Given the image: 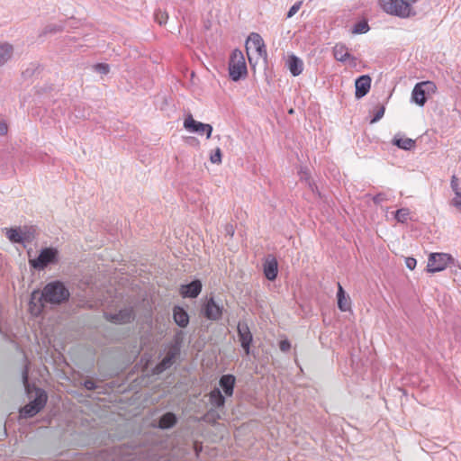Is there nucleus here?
<instances>
[{
    "label": "nucleus",
    "instance_id": "1",
    "mask_svg": "<svg viewBox=\"0 0 461 461\" xmlns=\"http://www.w3.org/2000/svg\"><path fill=\"white\" fill-rule=\"evenodd\" d=\"M70 297V293L61 281L48 283L41 292L34 290L31 294L30 309L34 314L41 312L44 303L61 304Z\"/></svg>",
    "mask_w": 461,
    "mask_h": 461
},
{
    "label": "nucleus",
    "instance_id": "2",
    "mask_svg": "<svg viewBox=\"0 0 461 461\" xmlns=\"http://www.w3.org/2000/svg\"><path fill=\"white\" fill-rule=\"evenodd\" d=\"M418 0H379L382 9L392 15L401 18H407L411 14L410 3H416Z\"/></svg>",
    "mask_w": 461,
    "mask_h": 461
},
{
    "label": "nucleus",
    "instance_id": "3",
    "mask_svg": "<svg viewBox=\"0 0 461 461\" xmlns=\"http://www.w3.org/2000/svg\"><path fill=\"white\" fill-rule=\"evenodd\" d=\"M59 262V250L53 247L41 249L37 258H29V265L35 270H43L50 264Z\"/></svg>",
    "mask_w": 461,
    "mask_h": 461
},
{
    "label": "nucleus",
    "instance_id": "4",
    "mask_svg": "<svg viewBox=\"0 0 461 461\" xmlns=\"http://www.w3.org/2000/svg\"><path fill=\"white\" fill-rule=\"evenodd\" d=\"M248 74L247 66L243 53L235 50L232 51L229 61V75L232 81H239Z\"/></svg>",
    "mask_w": 461,
    "mask_h": 461
},
{
    "label": "nucleus",
    "instance_id": "5",
    "mask_svg": "<svg viewBox=\"0 0 461 461\" xmlns=\"http://www.w3.org/2000/svg\"><path fill=\"white\" fill-rule=\"evenodd\" d=\"M452 258L447 253H431L428 259L427 270L430 273L440 272L444 270Z\"/></svg>",
    "mask_w": 461,
    "mask_h": 461
},
{
    "label": "nucleus",
    "instance_id": "6",
    "mask_svg": "<svg viewBox=\"0 0 461 461\" xmlns=\"http://www.w3.org/2000/svg\"><path fill=\"white\" fill-rule=\"evenodd\" d=\"M105 319L114 324H126L131 322L135 318V312L132 307H125L118 312L104 313Z\"/></svg>",
    "mask_w": 461,
    "mask_h": 461
},
{
    "label": "nucleus",
    "instance_id": "7",
    "mask_svg": "<svg viewBox=\"0 0 461 461\" xmlns=\"http://www.w3.org/2000/svg\"><path fill=\"white\" fill-rule=\"evenodd\" d=\"M223 306L214 301L213 297L206 300L202 308L204 317L210 321H219L222 316Z\"/></svg>",
    "mask_w": 461,
    "mask_h": 461
},
{
    "label": "nucleus",
    "instance_id": "8",
    "mask_svg": "<svg viewBox=\"0 0 461 461\" xmlns=\"http://www.w3.org/2000/svg\"><path fill=\"white\" fill-rule=\"evenodd\" d=\"M237 330L240 346L245 353L249 355L250 353V344L253 340L252 333L248 324L241 321L238 323Z\"/></svg>",
    "mask_w": 461,
    "mask_h": 461
},
{
    "label": "nucleus",
    "instance_id": "9",
    "mask_svg": "<svg viewBox=\"0 0 461 461\" xmlns=\"http://www.w3.org/2000/svg\"><path fill=\"white\" fill-rule=\"evenodd\" d=\"M246 48L248 51L250 49H254L259 57L264 59L267 58V50L264 41L262 37L257 32L250 33L246 42Z\"/></svg>",
    "mask_w": 461,
    "mask_h": 461
},
{
    "label": "nucleus",
    "instance_id": "10",
    "mask_svg": "<svg viewBox=\"0 0 461 461\" xmlns=\"http://www.w3.org/2000/svg\"><path fill=\"white\" fill-rule=\"evenodd\" d=\"M371 77L368 75H362L356 79L355 95L357 99L364 97L370 90Z\"/></svg>",
    "mask_w": 461,
    "mask_h": 461
},
{
    "label": "nucleus",
    "instance_id": "11",
    "mask_svg": "<svg viewBox=\"0 0 461 461\" xmlns=\"http://www.w3.org/2000/svg\"><path fill=\"white\" fill-rule=\"evenodd\" d=\"M202 291V283L199 280L192 281L190 284L183 285L180 287V294L184 298H196Z\"/></svg>",
    "mask_w": 461,
    "mask_h": 461
},
{
    "label": "nucleus",
    "instance_id": "12",
    "mask_svg": "<svg viewBox=\"0 0 461 461\" xmlns=\"http://www.w3.org/2000/svg\"><path fill=\"white\" fill-rule=\"evenodd\" d=\"M265 276L273 281L276 278L278 273V263L275 258H267L264 263Z\"/></svg>",
    "mask_w": 461,
    "mask_h": 461
},
{
    "label": "nucleus",
    "instance_id": "13",
    "mask_svg": "<svg viewBox=\"0 0 461 461\" xmlns=\"http://www.w3.org/2000/svg\"><path fill=\"white\" fill-rule=\"evenodd\" d=\"M286 65H287V68H288L290 73L294 77H297V76L301 75L303 70V60L294 54L288 56Z\"/></svg>",
    "mask_w": 461,
    "mask_h": 461
},
{
    "label": "nucleus",
    "instance_id": "14",
    "mask_svg": "<svg viewBox=\"0 0 461 461\" xmlns=\"http://www.w3.org/2000/svg\"><path fill=\"white\" fill-rule=\"evenodd\" d=\"M5 235L11 242L23 244V246H25V241L29 240L20 228L5 229Z\"/></svg>",
    "mask_w": 461,
    "mask_h": 461
},
{
    "label": "nucleus",
    "instance_id": "15",
    "mask_svg": "<svg viewBox=\"0 0 461 461\" xmlns=\"http://www.w3.org/2000/svg\"><path fill=\"white\" fill-rule=\"evenodd\" d=\"M206 123L195 121L191 114H189L184 121V128L190 132L203 134Z\"/></svg>",
    "mask_w": 461,
    "mask_h": 461
},
{
    "label": "nucleus",
    "instance_id": "16",
    "mask_svg": "<svg viewBox=\"0 0 461 461\" xmlns=\"http://www.w3.org/2000/svg\"><path fill=\"white\" fill-rule=\"evenodd\" d=\"M338 307L341 312H348L351 309V301L349 296L346 295V293L341 286V285L338 284Z\"/></svg>",
    "mask_w": 461,
    "mask_h": 461
},
{
    "label": "nucleus",
    "instance_id": "17",
    "mask_svg": "<svg viewBox=\"0 0 461 461\" xmlns=\"http://www.w3.org/2000/svg\"><path fill=\"white\" fill-rule=\"evenodd\" d=\"M235 381V376L232 375H223L220 378L219 384L227 396L233 394Z\"/></svg>",
    "mask_w": 461,
    "mask_h": 461
},
{
    "label": "nucleus",
    "instance_id": "18",
    "mask_svg": "<svg viewBox=\"0 0 461 461\" xmlns=\"http://www.w3.org/2000/svg\"><path fill=\"white\" fill-rule=\"evenodd\" d=\"M173 318L175 322L181 328L186 327L189 322V316L187 312L180 306L174 307Z\"/></svg>",
    "mask_w": 461,
    "mask_h": 461
},
{
    "label": "nucleus",
    "instance_id": "19",
    "mask_svg": "<svg viewBox=\"0 0 461 461\" xmlns=\"http://www.w3.org/2000/svg\"><path fill=\"white\" fill-rule=\"evenodd\" d=\"M176 354L174 352H168L167 356L153 368V374L159 375L168 369L172 366Z\"/></svg>",
    "mask_w": 461,
    "mask_h": 461
},
{
    "label": "nucleus",
    "instance_id": "20",
    "mask_svg": "<svg viewBox=\"0 0 461 461\" xmlns=\"http://www.w3.org/2000/svg\"><path fill=\"white\" fill-rule=\"evenodd\" d=\"M422 88L420 82L414 86L411 92V100L420 106H423L427 101L426 94Z\"/></svg>",
    "mask_w": 461,
    "mask_h": 461
},
{
    "label": "nucleus",
    "instance_id": "21",
    "mask_svg": "<svg viewBox=\"0 0 461 461\" xmlns=\"http://www.w3.org/2000/svg\"><path fill=\"white\" fill-rule=\"evenodd\" d=\"M48 396L46 392L41 388H35V396L32 401L30 402L34 407L39 408L41 411L46 405Z\"/></svg>",
    "mask_w": 461,
    "mask_h": 461
},
{
    "label": "nucleus",
    "instance_id": "22",
    "mask_svg": "<svg viewBox=\"0 0 461 461\" xmlns=\"http://www.w3.org/2000/svg\"><path fill=\"white\" fill-rule=\"evenodd\" d=\"M348 49L344 44H336L333 48V55L336 60L346 63L349 58Z\"/></svg>",
    "mask_w": 461,
    "mask_h": 461
},
{
    "label": "nucleus",
    "instance_id": "23",
    "mask_svg": "<svg viewBox=\"0 0 461 461\" xmlns=\"http://www.w3.org/2000/svg\"><path fill=\"white\" fill-rule=\"evenodd\" d=\"M210 403L214 407H222L225 403V398L219 388H213L209 393Z\"/></svg>",
    "mask_w": 461,
    "mask_h": 461
},
{
    "label": "nucleus",
    "instance_id": "24",
    "mask_svg": "<svg viewBox=\"0 0 461 461\" xmlns=\"http://www.w3.org/2000/svg\"><path fill=\"white\" fill-rule=\"evenodd\" d=\"M14 48L9 43L0 44V67L6 63L13 56Z\"/></svg>",
    "mask_w": 461,
    "mask_h": 461
},
{
    "label": "nucleus",
    "instance_id": "25",
    "mask_svg": "<svg viewBox=\"0 0 461 461\" xmlns=\"http://www.w3.org/2000/svg\"><path fill=\"white\" fill-rule=\"evenodd\" d=\"M176 423V417L172 412H167L159 419L158 426L163 429H170Z\"/></svg>",
    "mask_w": 461,
    "mask_h": 461
},
{
    "label": "nucleus",
    "instance_id": "26",
    "mask_svg": "<svg viewBox=\"0 0 461 461\" xmlns=\"http://www.w3.org/2000/svg\"><path fill=\"white\" fill-rule=\"evenodd\" d=\"M393 143L404 150H411L415 146V141L410 138H393Z\"/></svg>",
    "mask_w": 461,
    "mask_h": 461
},
{
    "label": "nucleus",
    "instance_id": "27",
    "mask_svg": "<svg viewBox=\"0 0 461 461\" xmlns=\"http://www.w3.org/2000/svg\"><path fill=\"white\" fill-rule=\"evenodd\" d=\"M39 412V408L34 407L32 403L29 402L21 409L20 415L23 418H32Z\"/></svg>",
    "mask_w": 461,
    "mask_h": 461
},
{
    "label": "nucleus",
    "instance_id": "28",
    "mask_svg": "<svg viewBox=\"0 0 461 461\" xmlns=\"http://www.w3.org/2000/svg\"><path fill=\"white\" fill-rule=\"evenodd\" d=\"M410 213L408 208H401L394 212V219L400 223H405L410 218Z\"/></svg>",
    "mask_w": 461,
    "mask_h": 461
},
{
    "label": "nucleus",
    "instance_id": "29",
    "mask_svg": "<svg viewBox=\"0 0 461 461\" xmlns=\"http://www.w3.org/2000/svg\"><path fill=\"white\" fill-rule=\"evenodd\" d=\"M370 30L368 23L366 20H362L355 23L352 33L354 34H363L366 33Z\"/></svg>",
    "mask_w": 461,
    "mask_h": 461
},
{
    "label": "nucleus",
    "instance_id": "30",
    "mask_svg": "<svg viewBox=\"0 0 461 461\" xmlns=\"http://www.w3.org/2000/svg\"><path fill=\"white\" fill-rule=\"evenodd\" d=\"M93 70L100 75H107L110 71V67L105 63H96L92 67Z\"/></svg>",
    "mask_w": 461,
    "mask_h": 461
},
{
    "label": "nucleus",
    "instance_id": "31",
    "mask_svg": "<svg viewBox=\"0 0 461 461\" xmlns=\"http://www.w3.org/2000/svg\"><path fill=\"white\" fill-rule=\"evenodd\" d=\"M426 95L434 94L437 91L436 85L431 81L420 82Z\"/></svg>",
    "mask_w": 461,
    "mask_h": 461
},
{
    "label": "nucleus",
    "instance_id": "32",
    "mask_svg": "<svg viewBox=\"0 0 461 461\" xmlns=\"http://www.w3.org/2000/svg\"><path fill=\"white\" fill-rule=\"evenodd\" d=\"M450 186H451L452 191L454 192V194H455L454 196L461 194V188L459 186V181H458V178L455 175H453L451 176Z\"/></svg>",
    "mask_w": 461,
    "mask_h": 461
},
{
    "label": "nucleus",
    "instance_id": "33",
    "mask_svg": "<svg viewBox=\"0 0 461 461\" xmlns=\"http://www.w3.org/2000/svg\"><path fill=\"white\" fill-rule=\"evenodd\" d=\"M39 66L37 64L32 63L29 67L23 72V76L25 78L32 77L34 76L36 71L39 69Z\"/></svg>",
    "mask_w": 461,
    "mask_h": 461
},
{
    "label": "nucleus",
    "instance_id": "34",
    "mask_svg": "<svg viewBox=\"0 0 461 461\" xmlns=\"http://www.w3.org/2000/svg\"><path fill=\"white\" fill-rule=\"evenodd\" d=\"M154 16H155L156 22L158 23H159L160 25L165 24L168 18L167 14L165 12H162V11L156 12Z\"/></svg>",
    "mask_w": 461,
    "mask_h": 461
},
{
    "label": "nucleus",
    "instance_id": "35",
    "mask_svg": "<svg viewBox=\"0 0 461 461\" xmlns=\"http://www.w3.org/2000/svg\"><path fill=\"white\" fill-rule=\"evenodd\" d=\"M389 199H390V197H389L388 194H386V193H379V194H375L373 197V202L375 204H380L383 202L388 201Z\"/></svg>",
    "mask_w": 461,
    "mask_h": 461
},
{
    "label": "nucleus",
    "instance_id": "36",
    "mask_svg": "<svg viewBox=\"0 0 461 461\" xmlns=\"http://www.w3.org/2000/svg\"><path fill=\"white\" fill-rule=\"evenodd\" d=\"M210 160L213 164H220L221 162V150L217 148L213 154L211 155Z\"/></svg>",
    "mask_w": 461,
    "mask_h": 461
},
{
    "label": "nucleus",
    "instance_id": "37",
    "mask_svg": "<svg viewBox=\"0 0 461 461\" xmlns=\"http://www.w3.org/2000/svg\"><path fill=\"white\" fill-rule=\"evenodd\" d=\"M301 5H302V2H297L294 5H293L289 9L286 17L287 18L293 17L299 11V9L301 8Z\"/></svg>",
    "mask_w": 461,
    "mask_h": 461
},
{
    "label": "nucleus",
    "instance_id": "38",
    "mask_svg": "<svg viewBox=\"0 0 461 461\" xmlns=\"http://www.w3.org/2000/svg\"><path fill=\"white\" fill-rule=\"evenodd\" d=\"M384 114V107L381 106L375 113L374 117L371 119L370 122L375 123L378 122Z\"/></svg>",
    "mask_w": 461,
    "mask_h": 461
},
{
    "label": "nucleus",
    "instance_id": "39",
    "mask_svg": "<svg viewBox=\"0 0 461 461\" xmlns=\"http://www.w3.org/2000/svg\"><path fill=\"white\" fill-rule=\"evenodd\" d=\"M450 204L461 212V194L459 195L454 196L450 201Z\"/></svg>",
    "mask_w": 461,
    "mask_h": 461
},
{
    "label": "nucleus",
    "instance_id": "40",
    "mask_svg": "<svg viewBox=\"0 0 461 461\" xmlns=\"http://www.w3.org/2000/svg\"><path fill=\"white\" fill-rule=\"evenodd\" d=\"M279 348L283 352H287L291 348V343L287 339L281 340L279 342Z\"/></svg>",
    "mask_w": 461,
    "mask_h": 461
},
{
    "label": "nucleus",
    "instance_id": "41",
    "mask_svg": "<svg viewBox=\"0 0 461 461\" xmlns=\"http://www.w3.org/2000/svg\"><path fill=\"white\" fill-rule=\"evenodd\" d=\"M405 265L410 270H413L417 265V260L414 258H406Z\"/></svg>",
    "mask_w": 461,
    "mask_h": 461
},
{
    "label": "nucleus",
    "instance_id": "42",
    "mask_svg": "<svg viewBox=\"0 0 461 461\" xmlns=\"http://www.w3.org/2000/svg\"><path fill=\"white\" fill-rule=\"evenodd\" d=\"M28 373H29L28 367L25 366L23 370L22 377H23V383L27 390L29 388Z\"/></svg>",
    "mask_w": 461,
    "mask_h": 461
},
{
    "label": "nucleus",
    "instance_id": "43",
    "mask_svg": "<svg viewBox=\"0 0 461 461\" xmlns=\"http://www.w3.org/2000/svg\"><path fill=\"white\" fill-rule=\"evenodd\" d=\"M84 387L86 390L92 391L96 388V384L93 380L87 379L84 381Z\"/></svg>",
    "mask_w": 461,
    "mask_h": 461
},
{
    "label": "nucleus",
    "instance_id": "44",
    "mask_svg": "<svg viewBox=\"0 0 461 461\" xmlns=\"http://www.w3.org/2000/svg\"><path fill=\"white\" fill-rule=\"evenodd\" d=\"M346 63H348L351 68H356L357 66V59L349 54V58Z\"/></svg>",
    "mask_w": 461,
    "mask_h": 461
},
{
    "label": "nucleus",
    "instance_id": "45",
    "mask_svg": "<svg viewBox=\"0 0 461 461\" xmlns=\"http://www.w3.org/2000/svg\"><path fill=\"white\" fill-rule=\"evenodd\" d=\"M8 131V125L5 122H0V135H5Z\"/></svg>",
    "mask_w": 461,
    "mask_h": 461
},
{
    "label": "nucleus",
    "instance_id": "46",
    "mask_svg": "<svg viewBox=\"0 0 461 461\" xmlns=\"http://www.w3.org/2000/svg\"><path fill=\"white\" fill-rule=\"evenodd\" d=\"M212 126L211 124L206 123L204 127V132L206 134V138L209 139L212 136Z\"/></svg>",
    "mask_w": 461,
    "mask_h": 461
},
{
    "label": "nucleus",
    "instance_id": "47",
    "mask_svg": "<svg viewBox=\"0 0 461 461\" xmlns=\"http://www.w3.org/2000/svg\"><path fill=\"white\" fill-rule=\"evenodd\" d=\"M60 30H61V28L58 27L56 25H54V26H48L46 28V32H59Z\"/></svg>",
    "mask_w": 461,
    "mask_h": 461
},
{
    "label": "nucleus",
    "instance_id": "48",
    "mask_svg": "<svg viewBox=\"0 0 461 461\" xmlns=\"http://www.w3.org/2000/svg\"><path fill=\"white\" fill-rule=\"evenodd\" d=\"M226 230H227V232H228L229 234H230V235H233V233H234V230H233V229H232V226L228 227Z\"/></svg>",
    "mask_w": 461,
    "mask_h": 461
},
{
    "label": "nucleus",
    "instance_id": "49",
    "mask_svg": "<svg viewBox=\"0 0 461 461\" xmlns=\"http://www.w3.org/2000/svg\"><path fill=\"white\" fill-rule=\"evenodd\" d=\"M249 60L250 63L252 62V59H251V57L249 55Z\"/></svg>",
    "mask_w": 461,
    "mask_h": 461
}]
</instances>
